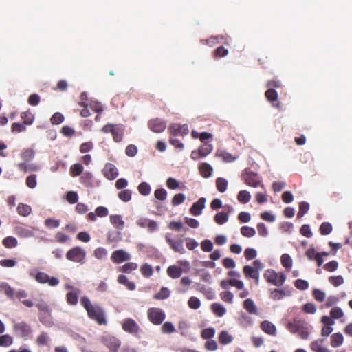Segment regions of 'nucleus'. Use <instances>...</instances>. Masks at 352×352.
Segmentation results:
<instances>
[{"label":"nucleus","instance_id":"1","mask_svg":"<svg viewBox=\"0 0 352 352\" xmlns=\"http://www.w3.org/2000/svg\"><path fill=\"white\" fill-rule=\"evenodd\" d=\"M80 303L91 319L95 320L98 324H107L104 312L100 306L91 304L89 298L86 296L81 298Z\"/></svg>","mask_w":352,"mask_h":352},{"label":"nucleus","instance_id":"2","mask_svg":"<svg viewBox=\"0 0 352 352\" xmlns=\"http://www.w3.org/2000/svg\"><path fill=\"white\" fill-rule=\"evenodd\" d=\"M288 330L296 333L302 339H307L309 336V327L307 322L295 320L294 323H287Z\"/></svg>","mask_w":352,"mask_h":352},{"label":"nucleus","instance_id":"3","mask_svg":"<svg viewBox=\"0 0 352 352\" xmlns=\"http://www.w3.org/2000/svg\"><path fill=\"white\" fill-rule=\"evenodd\" d=\"M66 258L70 261L83 264L85 262L86 252L82 248L76 246L67 251Z\"/></svg>","mask_w":352,"mask_h":352},{"label":"nucleus","instance_id":"4","mask_svg":"<svg viewBox=\"0 0 352 352\" xmlns=\"http://www.w3.org/2000/svg\"><path fill=\"white\" fill-rule=\"evenodd\" d=\"M147 316L151 323L155 325H160L164 320L166 314L160 308L151 307L148 309Z\"/></svg>","mask_w":352,"mask_h":352},{"label":"nucleus","instance_id":"5","mask_svg":"<svg viewBox=\"0 0 352 352\" xmlns=\"http://www.w3.org/2000/svg\"><path fill=\"white\" fill-rule=\"evenodd\" d=\"M122 329L136 337H140L142 329L139 324L132 318H126L122 323Z\"/></svg>","mask_w":352,"mask_h":352},{"label":"nucleus","instance_id":"6","mask_svg":"<svg viewBox=\"0 0 352 352\" xmlns=\"http://www.w3.org/2000/svg\"><path fill=\"white\" fill-rule=\"evenodd\" d=\"M264 277L267 282L276 286L281 285L285 281L284 274L277 273L274 270H267L264 274Z\"/></svg>","mask_w":352,"mask_h":352},{"label":"nucleus","instance_id":"7","mask_svg":"<svg viewBox=\"0 0 352 352\" xmlns=\"http://www.w3.org/2000/svg\"><path fill=\"white\" fill-rule=\"evenodd\" d=\"M101 342L109 349V352H118L120 347V340L113 336H104L101 338Z\"/></svg>","mask_w":352,"mask_h":352},{"label":"nucleus","instance_id":"8","mask_svg":"<svg viewBox=\"0 0 352 352\" xmlns=\"http://www.w3.org/2000/svg\"><path fill=\"white\" fill-rule=\"evenodd\" d=\"M35 280L41 284L47 283L52 287L56 286L59 284L58 278L50 277L47 274L43 272H39L36 274Z\"/></svg>","mask_w":352,"mask_h":352},{"label":"nucleus","instance_id":"9","mask_svg":"<svg viewBox=\"0 0 352 352\" xmlns=\"http://www.w3.org/2000/svg\"><path fill=\"white\" fill-rule=\"evenodd\" d=\"M165 240L174 252H178L181 254L186 252L183 245V241L182 239L177 241L174 240L170 237L169 234H166L165 236Z\"/></svg>","mask_w":352,"mask_h":352},{"label":"nucleus","instance_id":"10","mask_svg":"<svg viewBox=\"0 0 352 352\" xmlns=\"http://www.w3.org/2000/svg\"><path fill=\"white\" fill-rule=\"evenodd\" d=\"M13 330L23 338L28 337L32 333L30 325L24 321L15 323L13 326Z\"/></svg>","mask_w":352,"mask_h":352},{"label":"nucleus","instance_id":"11","mask_svg":"<svg viewBox=\"0 0 352 352\" xmlns=\"http://www.w3.org/2000/svg\"><path fill=\"white\" fill-rule=\"evenodd\" d=\"M148 128L154 133H162L166 127V123L164 120L160 118H155L149 120L148 123Z\"/></svg>","mask_w":352,"mask_h":352},{"label":"nucleus","instance_id":"12","mask_svg":"<svg viewBox=\"0 0 352 352\" xmlns=\"http://www.w3.org/2000/svg\"><path fill=\"white\" fill-rule=\"evenodd\" d=\"M66 288L72 289L71 292H67L66 294L67 302L70 305H76L78 303L80 290L69 285H66Z\"/></svg>","mask_w":352,"mask_h":352},{"label":"nucleus","instance_id":"13","mask_svg":"<svg viewBox=\"0 0 352 352\" xmlns=\"http://www.w3.org/2000/svg\"><path fill=\"white\" fill-rule=\"evenodd\" d=\"M34 228L17 226L14 228V233L20 238H30L34 236Z\"/></svg>","mask_w":352,"mask_h":352},{"label":"nucleus","instance_id":"14","mask_svg":"<svg viewBox=\"0 0 352 352\" xmlns=\"http://www.w3.org/2000/svg\"><path fill=\"white\" fill-rule=\"evenodd\" d=\"M168 131L171 136L181 135L184 136L189 132L187 125H179L177 124H172L168 127Z\"/></svg>","mask_w":352,"mask_h":352},{"label":"nucleus","instance_id":"15","mask_svg":"<svg viewBox=\"0 0 352 352\" xmlns=\"http://www.w3.org/2000/svg\"><path fill=\"white\" fill-rule=\"evenodd\" d=\"M130 255L123 250L114 251L111 256V259L114 263H120L130 260Z\"/></svg>","mask_w":352,"mask_h":352},{"label":"nucleus","instance_id":"16","mask_svg":"<svg viewBox=\"0 0 352 352\" xmlns=\"http://www.w3.org/2000/svg\"><path fill=\"white\" fill-rule=\"evenodd\" d=\"M243 180L244 182L252 187L256 188L259 186L263 187V185L261 184V181L258 179L256 174L254 173H247L243 175Z\"/></svg>","mask_w":352,"mask_h":352},{"label":"nucleus","instance_id":"17","mask_svg":"<svg viewBox=\"0 0 352 352\" xmlns=\"http://www.w3.org/2000/svg\"><path fill=\"white\" fill-rule=\"evenodd\" d=\"M102 171L104 177L110 180L116 179L118 175L117 168L110 163L106 164Z\"/></svg>","mask_w":352,"mask_h":352},{"label":"nucleus","instance_id":"18","mask_svg":"<svg viewBox=\"0 0 352 352\" xmlns=\"http://www.w3.org/2000/svg\"><path fill=\"white\" fill-rule=\"evenodd\" d=\"M206 199L201 197L199 200L195 202L190 208V212L193 216H199L201 214L202 210L205 208Z\"/></svg>","mask_w":352,"mask_h":352},{"label":"nucleus","instance_id":"19","mask_svg":"<svg viewBox=\"0 0 352 352\" xmlns=\"http://www.w3.org/2000/svg\"><path fill=\"white\" fill-rule=\"evenodd\" d=\"M261 329L267 334L270 336L276 335V327L271 322L264 320L261 323Z\"/></svg>","mask_w":352,"mask_h":352},{"label":"nucleus","instance_id":"20","mask_svg":"<svg viewBox=\"0 0 352 352\" xmlns=\"http://www.w3.org/2000/svg\"><path fill=\"white\" fill-rule=\"evenodd\" d=\"M167 274L171 278L175 279L179 278L183 272L182 268L177 265H170L167 268Z\"/></svg>","mask_w":352,"mask_h":352},{"label":"nucleus","instance_id":"21","mask_svg":"<svg viewBox=\"0 0 352 352\" xmlns=\"http://www.w3.org/2000/svg\"><path fill=\"white\" fill-rule=\"evenodd\" d=\"M324 339H319L311 343L310 348L314 352H330V351L323 346Z\"/></svg>","mask_w":352,"mask_h":352},{"label":"nucleus","instance_id":"22","mask_svg":"<svg viewBox=\"0 0 352 352\" xmlns=\"http://www.w3.org/2000/svg\"><path fill=\"white\" fill-rule=\"evenodd\" d=\"M124 128L122 125L116 124L111 134L116 142H120L124 135Z\"/></svg>","mask_w":352,"mask_h":352},{"label":"nucleus","instance_id":"23","mask_svg":"<svg viewBox=\"0 0 352 352\" xmlns=\"http://www.w3.org/2000/svg\"><path fill=\"white\" fill-rule=\"evenodd\" d=\"M243 273L247 278H251L252 279L258 280L259 273L254 267L250 265H245L243 267Z\"/></svg>","mask_w":352,"mask_h":352},{"label":"nucleus","instance_id":"24","mask_svg":"<svg viewBox=\"0 0 352 352\" xmlns=\"http://www.w3.org/2000/svg\"><path fill=\"white\" fill-rule=\"evenodd\" d=\"M110 222L113 225V226L118 230H122L124 227V221L122 220V217L120 215L114 214L111 215Z\"/></svg>","mask_w":352,"mask_h":352},{"label":"nucleus","instance_id":"25","mask_svg":"<svg viewBox=\"0 0 352 352\" xmlns=\"http://www.w3.org/2000/svg\"><path fill=\"white\" fill-rule=\"evenodd\" d=\"M344 342V337L340 333H336L331 336V346L337 348L341 346Z\"/></svg>","mask_w":352,"mask_h":352},{"label":"nucleus","instance_id":"26","mask_svg":"<svg viewBox=\"0 0 352 352\" xmlns=\"http://www.w3.org/2000/svg\"><path fill=\"white\" fill-rule=\"evenodd\" d=\"M265 97L272 102V105L278 107L279 104L277 102L278 94L277 92L273 89H269L265 91Z\"/></svg>","mask_w":352,"mask_h":352},{"label":"nucleus","instance_id":"27","mask_svg":"<svg viewBox=\"0 0 352 352\" xmlns=\"http://www.w3.org/2000/svg\"><path fill=\"white\" fill-rule=\"evenodd\" d=\"M118 282L121 285H124L129 290L133 291L135 289V284L133 282L129 281L124 274L118 276Z\"/></svg>","mask_w":352,"mask_h":352},{"label":"nucleus","instance_id":"28","mask_svg":"<svg viewBox=\"0 0 352 352\" xmlns=\"http://www.w3.org/2000/svg\"><path fill=\"white\" fill-rule=\"evenodd\" d=\"M21 118L23 120V123L30 126L32 125L34 121V115L30 110H28L21 113Z\"/></svg>","mask_w":352,"mask_h":352},{"label":"nucleus","instance_id":"29","mask_svg":"<svg viewBox=\"0 0 352 352\" xmlns=\"http://www.w3.org/2000/svg\"><path fill=\"white\" fill-rule=\"evenodd\" d=\"M211 310L218 317H222L226 313V309L221 304L217 302L212 304Z\"/></svg>","mask_w":352,"mask_h":352},{"label":"nucleus","instance_id":"30","mask_svg":"<svg viewBox=\"0 0 352 352\" xmlns=\"http://www.w3.org/2000/svg\"><path fill=\"white\" fill-rule=\"evenodd\" d=\"M199 168L201 176L205 178L210 177L213 171L212 168L207 163L201 164Z\"/></svg>","mask_w":352,"mask_h":352},{"label":"nucleus","instance_id":"31","mask_svg":"<svg viewBox=\"0 0 352 352\" xmlns=\"http://www.w3.org/2000/svg\"><path fill=\"white\" fill-rule=\"evenodd\" d=\"M216 156L221 157L225 162H232L236 160V157H234L230 153L223 150H218L216 153Z\"/></svg>","mask_w":352,"mask_h":352},{"label":"nucleus","instance_id":"32","mask_svg":"<svg viewBox=\"0 0 352 352\" xmlns=\"http://www.w3.org/2000/svg\"><path fill=\"white\" fill-rule=\"evenodd\" d=\"M243 307L250 314H256L257 313L256 307L252 299H246L243 302Z\"/></svg>","mask_w":352,"mask_h":352},{"label":"nucleus","instance_id":"33","mask_svg":"<svg viewBox=\"0 0 352 352\" xmlns=\"http://www.w3.org/2000/svg\"><path fill=\"white\" fill-rule=\"evenodd\" d=\"M83 166L81 164L76 163L70 166L69 173L73 177L79 176L83 172Z\"/></svg>","mask_w":352,"mask_h":352},{"label":"nucleus","instance_id":"34","mask_svg":"<svg viewBox=\"0 0 352 352\" xmlns=\"http://www.w3.org/2000/svg\"><path fill=\"white\" fill-rule=\"evenodd\" d=\"M17 212L19 215L27 217L32 212L30 206L20 203L17 206Z\"/></svg>","mask_w":352,"mask_h":352},{"label":"nucleus","instance_id":"35","mask_svg":"<svg viewBox=\"0 0 352 352\" xmlns=\"http://www.w3.org/2000/svg\"><path fill=\"white\" fill-rule=\"evenodd\" d=\"M233 337L227 331H222L219 336V341L221 344H228L232 342Z\"/></svg>","mask_w":352,"mask_h":352},{"label":"nucleus","instance_id":"36","mask_svg":"<svg viewBox=\"0 0 352 352\" xmlns=\"http://www.w3.org/2000/svg\"><path fill=\"white\" fill-rule=\"evenodd\" d=\"M16 297L26 307H32L33 302L31 300L25 299L27 297V293L24 290H20L16 293Z\"/></svg>","mask_w":352,"mask_h":352},{"label":"nucleus","instance_id":"37","mask_svg":"<svg viewBox=\"0 0 352 352\" xmlns=\"http://www.w3.org/2000/svg\"><path fill=\"white\" fill-rule=\"evenodd\" d=\"M170 291L165 287L160 289V292L155 294L153 298L156 300H164L170 296Z\"/></svg>","mask_w":352,"mask_h":352},{"label":"nucleus","instance_id":"38","mask_svg":"<svg viewBox=\"0 0 352 352\" xmlns=\"http://www.w3.org/2000/svg\"><path fill=\"white\" fill-rule=\"evenodd\" d=\"M35 153L32 148H27L22 151L20 154L21 159L25 162H28L31 161L34 157Z\"/></svg>","mask_w":352,"mask_h":352},{"label":"nucleus","instance_id":"39","mask_svg":"<svg viewBox=\"0 0 352 352\" xmlns=\"http://www.w3.org/2000/svg\"><path fill=\"white\" fill-rule=\"evenodd\" d=\"M138 264L133 262L126 263L122 266L118 267V271L123 273H130L131 272L137 270Z\"/></svg>","mask_w":352,"mask_h":352},{"label":"nucleus","instance_id":"40","mask_svg":"<svg viewBox=\"0 0 352 352\" xmlns=\"http://www.w3.org/2000/svg\"><path fill=\"white\" fill-rule=\"evenodd\" d=\"M213 149L212 144H204L201 146L198 150V155L201 157H206L209 155Z\"/></svg>","mask_w":352,"mask_h":352},{"label":"nucleus","instance_id":"41","mask_svg":"<svg viewBox=\"0 0 352 352\" xmlns=\"http://www.w3.org/2000/svg\"><path fill=\"white\" fill-rule=\"evenodd\" d=\"M228 213L221 212L216 214L214 220L217 224L223 225L228 221Z\"/></svg>","mask_w":352,"mask_h":352},{"label":"nucleus","instance_id":"42","mask_svg":"<svg viewBox=\"0 0 352 352\" xmlns=\"http://www.w3.org/2000/svg\"><path fill=\"white\" fill-rule=\"evenodd\" d=\"M140 272L142 276L145 278H149L153 274V270L151 265L144 263L140 267Z\"/></svg>","mask_w":352,"mask_h":352},{"label":"nucleus","instance_id":"43","mask_svg":"<svg viewBox=\"0 0 352 352\" xmlns=\"http://www.w3.org/2000/svg\"><path fill=\"white\" fill-rule=\"evenodd\" d=\"M216 186L220 192H224L228 188V181L222 177H218L216 179Z\"/></svg>","mask_w":352,"mask_h":352},{"label":"nucleus","instance_id":"44","mask_svg":"<svg viewBox=\"0 0 352 352\" xmlns=\"http://www.w3.org/2000/svg\"><path fill=\"white\" fill-rule=\"evenodd\" d=\"M251 195L247 190H241L237 195L238 201L241 204H247L250 201Z\"/></svg>","mask_w":352,"mask_h":352},{"label":"nucleus","instance_id":"45","mask_svg":"<svg viewBox=\"0 0 352 352\" xmlns=\"http://www.w3.org/2000/svg\"><path fill=\"white\" fill-rule=\"evenodd\" d=\"M2 244L7 248H13L17 245L18 241L13 236H7L3 239Z\"/></svg>","mask_w":352,"mask_h":352},{"label":"nucleus","instance_id":"46","mask_svg":"<svg viewBox=\"0 0 352 352\" xmlns=\"http://www.w3.org/2000/svg\"><path fill=\"white\" fill-rule=\"evenodd\" d=\"M13 342V338L9 334H4L0 336V346L8 347Z\"/></svg>","mask_w":352,"mask_h":352},{"label":"nucleus","instance_id":"47","mask_svg":"<svg viewBox=\"0 0 352 352\" xmlns=\"http://www.w3.org/2000/svg\"><path fill=\"white\" fill-rule=\"evenodd\" d=\"M26 131V124L24 123L14 122L11 126V131L13 133H19Z\"/></svg>","mask_w":352,"mask_h":352},{"label":"nucleus","instance_id":"48","mask_svg":"<svg viewBox=\"0 0 352 352\" xmlns=\"http://www.w3.org/2000/svg\"><path fill=\"white\" fill-rule=\"evenodd\" d=\"M139 192L143 196H147L151 192V186L146 182H142L138 187Z\"/></svg>","mask_w":352,"mask_h":352},{"label":"nucleus","instance_id":"49","mask_svg":"<svg viewBox=\"0 0 352 352\" xmlns=\"http://www.w3.org/2000/svg\"><path fill=\"white\" fill-rule=\"evenodd\" d=\"M228 54V50L223 46L218 47L213 52V56L215 58L225 57Z\"/></svg>","mask_w":352,"mask_h":352},{"label":"nucleus","instance_id":"50","mask_svg":"<svg viewBox=\"0 0 352 352\" xmlns=\"http://www.w3.org/2000/svg\"><path fill=\"white\" fill-rule=\"evenodd\" d=\"M50 341V337L45 332L41 333L36 338V343L38 346L47 345Z\"/></svg>","mask_w":352,"mask_h":352},{"label":"nucleus","instance_id":"51","mask_svg":"<svg viewBox=\"0 0 352 352\" xmlns=\"http://www.w3.org/2000/svg\"><path fill=\"white\" fill-rule=\"evenodd\" d=\"M93 175L89 172L83 173L80 177V182L86 186H91Z\"/></svg>","mask_w":352,"mask_h":352},{"label":"nucleus","instance_id":"52","mask_svg":"<svg viewBox=\"0 0 352 352\" xmlns=\"http://www.w3.org/2000/svg\"><path fill=\"white\" fill-rule=\"evenodd\" d=\"M118 196L122 201L128 202L131 199V191L129 189L121 190Z\"/></svg>","mask_w":352,"mask_h":352},{"label":"nucleus","instance_id":"53","mask_svg":"<svg viewBox=\"0 0 352 352\" xmlns=\"http://www.w3.org/2000/svg\"><path fill=\"white\" fill-rule=\"evenodd\" d=\"M241 233L243 236L252 237L255 235L256 231L253 228L249 226H242Z\"/></svg>","mask_w":352,"mask_h":352},{"label":"nucleus","instance_id":"54","mask_svg":"<svg viewBox=\"0 0 352 352\" xmlns=\"http://www.w3.org/2000/svg\"><path fill=\"white\" fill-rule=\"evenodd\" d=\"M309 209V204L307 202L302 201L300 202L299 204V211L297 214L298 218L302 217L305 213L307 212V211Z\"/></svg>","mask_w":352,"mask_h":352},{"label":"nucleus","instance_id":"55","mask_svg":"<svg viewBox=\"0 0 352 352\" xmlns=\"http://www.w3.org/2000/svg\"><path fill=\"white\" fill-rule=\"evenodd\" d=\"M186 199V196L183 193H178L174 195L172 199L171 204L173 206H178L184 202Z\"/></svg>","mask_w":352,"mask_h":352},{"label":"nucleus","instance_id":"56","mask_svg":"<svg viewBox=\"0 0 352 352\" xmlns=\"http://www.w3.org/2000/svg\"><path fill=\"white\" fill-rule=\"evenodd\" d=\"M332 231V226L328 222H324L320 225V232L322 235L329 234Z\"/></svg>","mask_w":352,"mask_h":352},{"label":"nucleus","instance_id":"57","mask_svg":"<svg viewBox=\"0 0 352 352\" xmlns=\"http://www.w3.org/2000/svg\"><path fill=\"white\" fill-rule=\"evenodd\" d=\"M219 39L223 40V36H212L209 38L205 40L204 42L210 47H212L219 43Z\"/></svg>","mask_w":352,"mask_h":352},{"label":"nucleus","instance_id":"58","mask_svg":"<svg viewBox=\"0 0 352 352\" xmlns=\"http://www.w3.org/2000/svg\"><path fill=\"white\" fill-rule=\"evenodd\" d=\"M188 305L190 308L192 309H197L201 306V301L198 298L192 296L189 298Z\"/></svg>","mask_w":352,"mask_h":352},{"label":"nucleus","instance_id":"59","mask_svg":"<svg viewBox=\"0 0 352 352\" xmlns=\"http://www.w3.org/2000/svg\"><path fill=\"white\" fill-rule=\"evenodd\" d=\"M154 196L157 200L164 201L167 197V192L164 188L156 189L154 192Z\"/></svg>","mask_w":352,"mask_h":352},{"label":"nucleus","instance_id":"60","mask_svg":"<svg viewBox=\"0 0 352 352\" xmlns=\"http://www.w3.org/2000/svg\"><path fill=\"white\" fill-rule=\"evenodd\" d=\"M163 333H172L175 331V327L170 322H164L161 327Z\"/></svg>","mask_w":352,"mask_h":352},{"label":"nucleus","instance_id":"61","mask_svg":"<svg viewBox=\"0 0 352 352\" xmlns=\"http://www.w3.org/2000/svg\"><path fill=\"white\" fill-rule=\"evenodd\" d=\"M330 316L333 319H339L344 316V313L341 308L335 307L330 311Z\"/></svg>","mask_w":352,"mask_h":352},{"label":"nucleus","instance_id":"62","mask_svg":"<svg viewBox=\"0 0 352 352\" xmlns=\"http://www.w3.org/2000/svg\"><path fill=\"white\" fill-rule=\"evenodd\" d=\"M312 295L315 300L320 302H323L325 299V293L318 289H314Z\"/></svg>","mask_w":352,"mask_h":352},{"label":"nucleus","instance_id":"63","mask_svg":"<svg viewBox=\"0 0 352 352\" xmlns=\"http://www.w3.org/2000/svg\"><path fill=\"white\" fill-rule=\"evenodd\" d=\"M221 298L228 303H232L234 295L229 291H224L220 293Z\"/></svg>","mask_w":352,"mask_h":352},{"label":"nucleus","instance_id":"64","mask_svg":"<svg viewBox=\"0 0 352 352\" xmlns=\"http://www.w3.org/2000/svg\"><path fill=\"white\" fill-rule=\"evenodd\" d=\"M25 184L30 188H36L37 185L36 175L35 174L29 175L26 178Z\"/></svg>","mask_w":352,"mask_h":352}]
</instances>
